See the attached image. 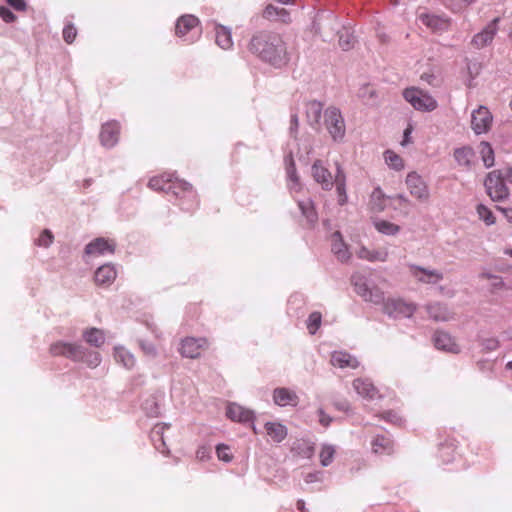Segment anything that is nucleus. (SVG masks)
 <instances>
[{"label": "nucleus", "mask_w": 512, "mask_h": 512, "mask_svg": "<svg viewBox=\"0 0 512 512\" xmlns=\"http://www.w3.org/2000/svg\"><path fill=\"white\" fill-rule=\"evenodd\" d=\"M7 3L17 11H24L26 9V3L24 0H6Z\"/></svg>", "instance_id": "4d7b16f0"}, {"label": "nucleus", "mask_w": 512, "mask_h": 512, "mask_svg": "<svg viewBox=\"0 0 512 512\" xmlns=\"http://www.w3.org/2000/svg\"><path fill=\"white\" fill-rule=\"evenodd\" d=\"M116 276L115 267L111 264H105L96 270L94 279L98 286H109L115 281Z\"/></svg>", "instance_id": "6ab92c4d"}, {"label": "nucleus", "mask_w": 512, "mask_h": 512, "mask_svg": "<svg viewBox=\"0 0 512 512\" xmlns=\"http://www.w3.org/2000/svg\"><path fill=\"white\" fill-rule=\"evenodd\" d=\"M249 50L262 60L282 67L289 61L286 43L280 34L271 31H260L250 40Z\"/></svg>", "instance_id": "f257e3e1"}, {"label": "nucleus", "mask_w": 512, "mask_h": 512, "mask_svg": "<svg viewBox=\"0 0 512 512\" xmlns=\"http://www.w3.org/2000/svg\"><path fill=\"white\" fill-rule=\"evenodd\" d=\"M101 355L97 351L89 350L82 346L81 360L79 362L85 363L89 368H96L101 363Z\"/></svg>", "instance_id": "c9c22d12"}, {"label": "nucleus", "mask_w": 512, "mask_h": 512, "mask_svg": "<svg viewBox=\"0 0 512 512\" xmlns=\"http://www.w3.org/2000/svg\"><path fill=\"white\" fill-rule=\"evenodd\" d=\"M199 19L194 15H183L176 23V34L180 37L186 36L191 30L197 28Z\"/></svg>", "instance_id": "a878e982"}, {"label": "nucleus", "mask_w": 512, "mask_h": 512, "mask_svg": "<svg viewBox=\"0 0 512 512\" xmlns=\"http://www.w3.org/2000/svg\"><path fill=\"white\" fill-rule=\"evenodd\" d=\"M405 183L412 197L421 202L429 200L430 194L427 184L416 172L408 173Z\"/></svg>", "instance_id": "6e6552de"}, {"label": "nucleus", "mask_w": 512, "mask_h": 512, "mask_svg": "<svg viewBox=\"0 0 512 512\" xmlns=\"http://www.w3.org/2000/svg\"><path fill=\"white\" fill-rule=\"evenodd\" d=\"M404 98L418 110L432 111L437 106L436 101L430 95L416 88L406 89Z\"/></svg>", "instance_id": "39448f33"}, {"label": "nucleus", "mask_w": 512, "mask_h": 512, "mask_svg": "<svg viewBox=\"0 0 512 512\" xmlns=\"http://www.w3.org/2000/svg\"><path fill=\"white\" fill-rule=\"evenodd\" d=\"M503 173L506 181L512 184V168L504 170Z\"/></svg>", "instance_id": "338daca9"}, {"label": "nucleus", "mask_w": 512, "mask_h": 512, "mask_svg": "<svg viewBox=\"0 0 512 512\" xmlns=\"http://www.w3.org/2000/svg\"><path fill=\"white\" fill-rule=\"evenodd\" d=\"M375 229L385 235H396L400 231V226L387 220H378L374 222Z\"/></svg>", "instance_id": "58836bf2"}, {"label": "nucleus", "mask_w": 512, "mask_h": 512, "mask_svg": "<svg viewBox=\"0 0 512 512\" xmlns=\"http://www.w3.org/2000/svg\"><path fill=\"white\" fill-rule=\"evenodd\" d=\"M505 181L503 171L494 170L487 175L484 185L487 194L493 201H501L508 197L509 190Z\"/></svg>", "instance_id": "7ed1b4c3"}, {"label": "nucleus", "mask_w": 512, "mask_h": 512, "mask_svg": "<svg viewBox=\"0 0 512 512\" xmlns=\"http://www.w3.org/2000/svg\"><path fill=\"white\" fill-rule=\"evenodd\" d=\"M114 359L117 363L122 364L126 369H131L136 364L134 355L123 346H116L114 348Z\"/></svg>", "instance_id": "7c9ffc66"}, {"label": "nucleus", "mask_w": 512, "mask_h": 512, "mask_svg": "<svg viewBox=\"0 0 512 512\" xmlns=\"http://www.w3.org/2000/svg\"><path fill=\"white\" fill-rule=\"evenodd\" d=\"M299 208L303 216L311 224L315 223L318 219L313 202L310 199H306L298 202Z\"/></svg>", "instance_id": "e433bc0d"}, {"label": "nucleus", "mask_w": 512, "mask_h": 512, "mask_svg": "<svg viewBox=\"0 0 512 512\" xmlns=\"http://www.w3.org/2000/svg\"><path fill=\"white\" fill-rule=\"evenodd\" d=\"M496 209L504 214L506 219L512 223V208H504L501 206H497Z\"/></svg>", "instance_id": "13d9d810"}, {"label": "nucleus", "mask_w": 512, "mask_h": 512, "mask_svg": "<svg viewBox=\"0 0 512 512\" xmlns=\"http://www.w3.org/2000/svg\"><path fill=\"white\" fill-rule=\"evenodd\" d=\"M370 209L373 212H382L386 207V196L380 188H375L370 196Z\"/></svg>", "instance_id": "72a5a7b5"}, {"label": "nucleus", "mask_w": 512, "mask_h": 512, "mask_svg": "<svg viewBox=\"0 0 512 512\" xmlns=\"http://www.w3.org/2000/svg\"><path fill=\"white\" fill-rule=\"evenodd\" d=\"M318 415H319V422L322 426L328 427L330 425V423L332 422V418L329 415H327L323 409L318 410Z\"/></svg>", "instance_id": "6e6d98bb"}, {"label": "nucleus", "mask_w": 512, "mask_h": 512, "mask_svg": "<svg viewBox=\"0 0 512 512\" xmlns=\"http://www.w3.org/2000/svg\"><path fill=\"white\" fill-rule=\"evenodd\" d=\"M120 126L116 121H110L102 126L100 140L104 146H114L119 138Z\"/></svg>", "instance_id": "ddd939ff"}, {"label": "nucleus", "mask_w": 512, "mask_h": 512, "mask_svg": "<svg viewBox=\"0 0 512 512\" xmlns=\"http://www.w3.org/2000/svg\"><path fill=\"white\" fill-rule=\"evenodd\" d=\"M420 21L434 32H442L448 30L450 20L441 16L421 14Z\"/></svg>", "instance_id": "aec40b11"}, {"label": "nucleus", "mask_w": 512, "mask_h": 512, "mask_svg": "<svg viewBox=\"0 0 512 512\" xmlns=\"http://www.w3.org/2000/svg\"><path fill=\"white\" fill-rule=\"evenodd\" d=\"M84 341L95 348H100L106 341V336L103 330L96 327L86 328L82 332Z\"/></svg>", "instance_id": "393cba45"}, {"label": "nucleus", "mask_w": 512, "mask_h": 512, "mask_svg": "<svg viewBox=\"0 0 512 512\" xmlns=\"http://www.w3.org/2000/svg\"><path fill=\"white\" fill-rule=\"evenodd\" d=\"M388 251L386 249H379V250H370L366 247H361L357 251V256L360 259H365L370 262H385L388 259Z\"/></svg>", "instance_id": "c756f323"}, {"label": "nucleus", "mask_w": 512, "mask_h": 512, "mask_svg": "<svg viewBox=\"0 0 512 512\" xmlns=\"http://www.w3.org/2000/svg\"><path fill=\"white\" fill-rule=\"evenodd\" d=\"M390 199L396 203L394 209H400L401 213L404 216L409 215V207L411 205V202L408 198H406L404 195L399 194L394 197H391Z\"/></svg>", "instance_id": "49530a36"}, {"label": "nucleus", "mask_w": 512, "mask_h": 512, "mask_svg": "<svg viewBox=\"0 0 512 512\" xmlns=\"http://www.w3.org/2000/svg\"><path fill=\"white\" fill-rule=\"evenodd\" d=\"M226 415L232 421L248 422L254 417L253 411L236 403H231L227 406Z\"/></svg>", "instance_id": "4be33fe9"}, {"label": "nucleus", "mask_w": 512, "mask_h": 512, "mask_svg": "<svg viewBox=\"0 0 512 512\" xmlns=\"http://www.w3.org/2000/svg\"><path fill=\"white\" fill-rule=\"evenodd\" d=\"M483 278H492L493 279V286L494 287H500L502 286V281L499 277H496V276H489L487 274H482L481 275Z\"/></svg>", "instance_id": "052dcab7"}, {"label": "nucleus", "mask_w": 512, "mask_h": 512, "mask_svg": "<svg viewBox=\"0 0 512 512\" xmlns=\"http://www.w3.org/2000/svg\"><path fill=\"white\" fill-rule=\"evenodd\" d=\"M273 400L276 405L281 407L296 406L299 403L296 392L284 387L276 388L273 391Z\"/></svg>", "instance_id": "2eb2a0df"}, {"label": "nucleus", "mask_w": 512, "mask_h": 512, "mask_svg": "<svg viewBox=\"0 0 512 512\" xmlns=\"http://www.w3.org/2000/svg\"><path fill=\"white\" fill-rule=\"evenodd\" d=\"M499 345H500V343H499L498 339L493 338V337L483 339L481 342V346L485 352L494 351V350L498 349Z\"/></svg>", "instance_id": "864d4df0"}, {"label": "nucleus", "mask_w": 512, "mask_h": 512, "mask_svg": "<svg viewBox=\"0 0 512 512\" xmlns=\"http://www.w3.org/2000/svg\"><path fill=\"white\" fill-rule=\"evenodd\" d=\"M148 187L155 191H166L174 194L179 200V206L186 212H194L199 206V199L192 185L179 179H172L169 174L152 177Z\"/></svg>", "instance_id": "f03ea898"}, {"label": "nucleus", "mask_w": 512, "mask_h": 512, "mask_svg": "<svg viewBox=\"0 0 512 512\" xmlns=\"http://www.w3.org/2000/svg\"><path fill=\"white\" fill-rule=\"evenodd\" d=\"M380 419L395 425H402L403 418L395 411L389 410L377 415Z\"/></svg>", "instance_id": "09e8293b"}, {"label": "nucleus", "mask_w": 512, "mask_h": 512, "mask_svg": "<svg viewBox=\"0 0 512 512\" xmlns=\"http://www.w3.org/2000/svg\"><path fill=\"white\" fill-rule=\"evenodd\" d=\"M322 104L318 101H311L306 105V116L310 125L315 126L320 122Z\"/></svg>", "instance_id": "473e14b6"}, {"label": "nucleus", "mask_w": 512, "mask_h": 512, "mask_svg": "<svg viewBox=\"0 0 512 512\" xmlns=\"http://www.w3.org/2000/svg\"><path fill=\"white\" fill-rule=\"evenodd\" d=\"M322 321V315L320 312H312L307 319V329L310 334H315L319 329Z\"/></svg>", "instance_id": "de8ad7c7"}, {"label": "nucleus", "mask_w": 512, "mask_h": 512, "mask_svg": "<svg viewBox=\"0 0 512 512\" xmlns=\"http://www.w3.org/2000/svg\"><path fill=\"white\" fill-rule=\"evenodd\" d=\"M384 159L386 164L396 171H401L404 169V161L401 156L396 154L392 150H387L384 152Z\"/></svg>", "instance_id": "a19ab883"}, {"label": "nucleus", "mask_w": 512, "mask_h": 512, "mask_svg": "<svg viewBox=\"0 0 512 512\" xmlns=\"http://www.w3.org/2000/svg\"><path fill=\"white\" fill-rule=\"evenodd\" d=\"M115 242L111 239L96 238L91 241L85 248V253L91 256H101L105 254H113L115 252Z\"/></svg>", "instance_id": "f8f14e48"}, {"label": "nucleus", "mask_w": 512, "mask_h": 512, "mask_svg": "<svg viewBox=\"0 0 512 512\" xmlns=\"http://www.w3.org/2000/svg\"><path fill=\"white\" fill-rule=\"evenodd\" d=\"M417 306L414 303L405 302L402 299H387L384 302V311L390 316L398 317H411Z\"/></svg>", "instance_id": "1a4fd4ad"}, {"label": "nucleus", "mask_w": 512, "mask_h": 512, "mask_svg": "<svg viewBox=\"0 0 512 512\" xmlns=\"http://www.w3.org/2000/svg\"><path fill=\"white\" fill-rule=\"evenodd\" d=\"M293 451L305 458H311L314 454V447L306 441H298L294 444Z\"/></svg>", "instance_id": "37998d69"}, {"label": "nucleus", "mask_w": 512, "mask_h": 512, "mask_svg": "<svg viewBox=\"0 0 512 512\" xmlns=\"http://www.w3.org/2000/svg\"><path fill=\"white\" fill-rule=\"evenodd\" d=\"M62 34L64 41L71 44L77 36V30L73 24H68L63 28Z\"/></svg>", "instance_id": "8fccbe9b"}, {"label": "nucleus", "mask_w": 512, "mask_h": 512, "mask_svg": "<svg viewBox=\"0 0 512 512\" xmlns=\"http://www.w3.org/2000/svg\"><path fill=\"white\" fill-rule=\"evenodd\" d=\"M411 272L419 281L425 283H437L443 278L442 274L438 271L426 270L418 266H412Z\"/></svg>", "instance_id": "c85d7f7f"}, {"label": "nucleus", "mask_w": 512, "mask_h": 512, "mask_svg": "<svg viewBox=\"0 0 512 512\" xmlns=\"http://www.w3.org/2000/svg\"><path fill=\"white\" fill-rule=\"evenodd\" d=\"M428 314L435 321H447L450 319L449 312L440 304H432L427 307Z\"/></svg>", "instance_id": "ea45409f"}, {"label": "nucleus", "mask_w": 512, "mask_h": 512, "mask_svg": "<svg viewBox=\"0 0 512 512\" xmlns=\"http://www.w3.org/2000/svg\"><path fill=\"white\" fill-rule=\"evenodd\" d=\"M53 242V234L50 230L45 229L37 239V245L48 247Z\"/></svg>", "instance_id": "603ef678"}, {"label": "nucleus", "mask_w": 512, "mask_h": 512, "mask_svg": "<svg viewBox=\"0 0 512 512\" xmlns=\"http://www.w3.org/2000/svg\"><path fill=\"white\" fill-rule=\"evenodd\" d=\"M324 123L334 141H341L345 136V122L339 109L328 107L324 112Z\"/></svg>", "instance_id": "20e7f679"}, {"label": "nucleus", "mask_w": 512, "mask_h": 512, "mask_svg": "<svg viewBox=\"0 0 512 512\" xmlns=\"http://www.w3.org/2000/svg\"><path fill=\"white\" fill-rule=\"evenodd\" d=\"M454 157L459 165L469 166L473 160L474 152L469 147H462L454 151Z\"/></svg>", "instance_id": "4c0bfd02"}, {"label": "nucleus", "mask_w": 512, "mask_h": 512, "mask_svg": "<svg viewBox=\"0 0 512 512\" xmlns=\"http://www.w3.org/2000/svg\"><path fill=\"white\" fill-rule=\"evenodd\" d=\"M339 45L342 47V49L347 50L351 47V41L349 38L347 40H344L343 36H340Z\"/></svg>", "instance_id": "e2e57ef3"}, {"label": "nucleus", "mask_w": 512, "mask_h": 512, "mask_svg": "<svg viewBox=\"0 0 512 512\" xmlns=\"http://www.w3.org/2000/svg\"><path fill=\"white\" fill-rule=\"evenodd\" d=\"M353 388L363 398L374 400L381 398L378 389L368 379L358 378L353 381Z\"/></svg>", "instance_id": "f3484780"}, {"label": "nucleus", "mask_w": 512, "mask_h": 512, "mask_svg": "<svg viewBox=\"0 0 512 512\" xmlns=\"http://www.w3.org/2000/svg\"><path fill=\"white\" fill-rule=\"evenodd\" d=\"M330 363L338 368H351L356 369L359 366V361L356 357L352 356L345 351H335L331 354Z\"/></svg>", "instance_id": "a211bd4d"}, {"label": "nucleus", "mask_w": 512, "mask_h": 512, "mask_svg": "<svg viewBox=\"0 0 512 512\" xmlns=\"http://www.w3.org/2000/svg\"><path fill=\"white\" fill-rule=\"evenodd\" d=\"M0 17L6 23H11L16 20V16L14 15V13L4 6H0Z\"/></svg>", "instance_id": "5fc2aeb1"}, {"label": "nucleus", "mask_w": 512, "mask_h": 512, "mask_svg": "<svg viewBox=\"0 0 512 512\" xmlns=\"http://www.w3.org/2000/svg\"><path fill=\"white\" fill-rule=\"evenodd\" d=\"M335 448L332 445H323L321 448V451L319 453L320 462L322 466H328L332 463L334 455H335Z\"/></svg>", "instance_id": "c03bdc74"}, {"label": "nucleus", "mask_w": 512, "mask_h": 512, "mask_svg": "<svg viewBox=\"0 0 512 512\" xmlns=\"http://www.w3.org/2000/svg\"><path fill=\"white\" fill-rule=\"evenodd\" d=\"M492 121V114L485 106H480L471 114V128L476 134L486 133L490 129Z\"/></svg>", "instance_id": "9d476101"}, {"label": "nucleus", "mask_w": 512, "mask_h": 512, "mask_svg": "<svg viewBox=\"0 0 512 512\" xmlns=\"http://www.w3.org/2000/svg\"><path fill=\"white\" fill-rule=\"evenodd\" d=\"M411 132H412V127L411 126H409V127H407L405 129V131H404V139H403V141L401 143L402 145H406L407 143L410 142V134H411Z\"/></svg>", "instance_id": "680f3d73"}, {"label": "nucleus", "mask_w": 512, "mask_h": 512, "mask_svg": "<svg viewBox=\"0 0 512 512\" xmlns=\"http://www.w3.org/2000/svg\"><path fill=\"white\" fill-rule=\"evenodd\" d=\"M476 210L479 218L483 220L486 225L495 224L496 218L493 215L492 211L487 206L479 204Z\"/></svg>", "instance_id": "a18cd8bd"}, {"label": "nucleus", "mask_w": 512, "mask_h": 512, "mask_svg": "<svg viewBox=\"0 0 512 512\" xmlns=\"http://www.w3.org/2000/svg\"><path fill=\"white\" fill-rule=\"evenodd\" d=\"M334 183L336 186V192L338 194V203L340 205L346 204L348 200L346 194V177L340 166L337 167Z\"/></svg>", "instance_id": "2f4dec72"}, {"label": "nucleus", "mask_w": 512, "mask_h": 512, "mask_svg": "<svg viewBox=\"0 0 512 512\" xmlns=\"http://www.w3.org/2000/svg\"><path fill=\"white\" fill-rule=\"evenodd\" d=\"M434 345L437 349L450 352L453 354L460 353V346L454 341V339L446 332L437 331L434 334Z\"/></svg>", "instance_id": "4468645a"}, {"label": "nucleus", "mask_w": 512, "mask_h": 512, "mask_svg": "<svg viewBox=\"0 0 512 512\" xmlns=\"http://www.w3.org/2000/svg\"><path fill=\"white\" fill-rule=\"evenodd\" d=\"M498 21L499 18H495L481 32L474 35L471 40V45L476 49H482L490 44L497 33Z\"/></svg>", "instance_id": "9b49d317"}, {"label": "nucleus", "mask_w": 512, "mask_h": 512, "mask_svg": "<svg viewBox=\"0 0 512 512\" xmlns=\"http://www.w3.org/2000/svg\"><path fill=\"white\" fill-rule=\"evenodd\" d=\"M372 451L378 455H391L394 451L393 441L384 435H377L371 442Z\"/></svg>", "instance_id": "b1692460"}, {"label": "nucleus", "mask_w": 512, "mask_h": 512, "mask_svg": "<svg viewBox=\"0 0 512 512\" xmlns=\"http://www.w3.org/2000/svg\"><path fill=\"white\" fill-rule=\"evenodd\" d=\"M49 352L54 357L63 356L74 362H79L81 360L82 345L57 341L50 345Z\"/></svg>", "instance_id": "0eeeda50"}, {"label": "nucleus", "mask_w": 512, "mask_h": 512, "mask_svg": "<svg viewBox=\"0 0 512 512\" xmlns=\"http://www.w3.org/2000/svg\"><path fill=\"white\" fill-rule=\"evenodd\" d=\"M319 478H318V474L317 473H309L306 475L305 477V482L306 483H312L314 481H317Z\"/></svg>", "instance_id": "0e129e2a"}, {"label": "nucleus", "mask_w": 512, "mask_h": 512, "mask_svg": "<svg viewBox=\"0 0 512 512\" xmlns=\"http://www.w3.org/2000/svg\"><path fill=\"white\" fill-rule=\"evenodd\" d=\"M216 34V43L222 49H229L232 46V38L230 31L221 25L216 26L215 28Z\"/></svg>", "instance_id": "f704fd0d"}, {"label": "nucleus", "mask_w": 512, "mask_h": 512, "mask_svg": "<svg viewBox=\"0 0 512 512\" xmlns=\"http://www.w3.org/2000/svg\"><path fill=\"white\" fill-rule=\"evenodd\" d=\"M336 409L340 411L347 412L350 409L349 403L347 401L337 402L335 403Z\"/></svg>", "instance_id": "bf43d9fd"}, {"label": "nucleus", "mask_w": 512, "mask_h": 512, "mask_svg": "<svg viewBox=\"0 0 512 512\" xmlns=\"http://www.w3.org/2000/svg\"><path fill=\"white\" fill-rule=\"evenodd\" d=\"M354 288L355 292L359 296H361L365 301L378 304L384 300L383 293L380 290L370 289L365 283L355 282Z\"/></svg>", "instance_id": "5701e85b"}, {"label": "nucleus", "mask_w": 512, "mask_h": 512, "mask_svg": "<svg viewBox=\"0 0 512 512\" xmlns=\"http://www.w3.org/2000/svg\"><path fill=\"white\" fill-rule=\"evenodd\" d=\"M229 447L224 444H220L216 448L217 457L219 460L224 462H230L233 458L232 454L229 452Z\"/></svg>", "instance_id": "3c124183"}, {"label": "nucleus", "mask_w": 512, "mask_h": 512, "mask_svg": "<svg viewBox=\"0 0 512 512\" xmlns=\"http://www.w3.org/2000/svg\"><path fill=\"white\" fill-rule=\"evenodd\" d=\"M479 152L486 167H491L494 164V151L488 142H481L479 145Z\"/></svg>", "instance_id": "79ce46f5"}, {"label": "nucleus", "mask_w": 512, "mask_h": 512, "mask_svg": "<svg viewBox=\"0 0 512 512\" xmlns=\"http://www.w3.org/2000/svg\"><path fill=\"white\" fill-rule=\"evenodd\" d=\"M332 252L341 262H346L350 259L348 247L344 243L342 236L338 231L332 235Z\"/></svg>", "instance_id": "bb28decb"}, {"label": "nucleus", "mask_w": 512, "mask_h": 512, "mask_svg": "<svg viewBox=\"0 0 512 512\" xmlns=\"http://www.w3.org/2000/svg\"><path fill=\"white\" fill-rule=\"evenodd\" d=\"M206 453H207V450L205 447H200L197 452H196V456L197 458L199 459H203L205 456H206Z\"/></svg>", "instance_id": "774afa93"}, {"label": "nucleus", "mask_w": 512, "mask_h": 512, "mask_svg": "<svg viewBox=\"0 0 512 512\" xmlns=\"http://www.w3.org/2000/svg\"><path fill=\"white\" fill-rule=\"evenodd\" d=\"M312 176L324 189L332 188V175L330 171L322 165L320 160L314 162L312 166Z\"/></svg>", "instance_id": "412c9836"}, {"label": "nucleus", "mask_w": 512, "mask_h": 512, "mask_svg": "<svg viewBox=\"0 0 512 512\" xmlns=\"http://www.w3.org/2000/svg\"><path fill=\"white\" fill-rule=\"evenodd\" d=\"M208 345L206 338L186 337L181 340L178 350L182 357L196 359L208 348Z\"/></svg>", "instance_id": "423d86ee"}, {"label": "nucleus", "mask_w": 512, "mask_h": 512, "mask_svg": "<svg viewBox=\"0 0 512 512\" xmlns=\"http://www.w3.org/2000/svg\"><path fill=\"white\" fill-rule=\"evenodd\" d=\"M262 17L269 21L288 24L291 22L290 12L285 8L268 4L262 12Z\"/></svg>", "instance_id": "dca6fc26"}, {"label": "nucleus", "mask_w": 512, "mask_h": 512, "mask_svg": "<svg viewBox=\"0 0 512 512\" xmlns=\"http://www.w3.org/2000/svg\"><path fill=\"white\" fill-rule=\"evenodd\" d=\"M264 427L267 435L275 443H280L287 437V428L280 422H266Z\"/></svg>", "instance_id": "cd10ccee"}, {"label": "nucleus", "mask_w": 512, "mask_h": 512, "mask_svg": "<svg viewBox=\"0 0 512 512\" xmlns=\"http://www.w3.org/2000/svg\"><path fill=\"white\" fill-rule=\"evenodd\" d=\"M288 175H289L290 180H291L292 182H294L295 184H297V182H298V178H297V176H296V174H295V169H294V167H292V168L288 169Z\"/></svg>", "instance_id": "69168bd1"}]
</instances>
